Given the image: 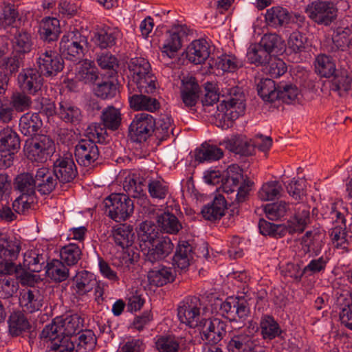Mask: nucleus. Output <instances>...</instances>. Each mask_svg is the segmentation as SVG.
I'll return each instance as SVG.
<instances>
[{
	"label": "nucleus",
	"instance_id": "obj_1",
	"mask_svg": "<svg viewBox=\"0 0 352 352\" xmlns=\"http://www.w3.org/2000/svg\"><path fill=\"white\" fill-rule=\"evenodd\" d=\"M146 186L152 198L164 199L168 193V187L162 179H153L146 173L129 176L123 183L124 190L135 198L143 195Z\"/></svg>",
	"mask_w": 352,
	"mask_h": 352
},
{
	"label": "nucleus",
	"instance_id": "obj_2",
	"mask_svg": "<svg viewBox=\"0 0 352 352\" xmlns=\"http://www.w3.org/2000/svg\"><path fill=\"white\" fill-rule=\"evenodd\" d=\"M128 68L131 76V80L128 83V89L135 87L140 92L151 94L156 89V77L152 74L149 62L142 57H135L130 59Z\"/></svg>",
	"mask_w": 352,
	"mask_h": 352
},
{
	"label": "nucleus",
	"instance_id": "obj_3",
	"mask_svg": "<svg viewBox=\"0 0 352 352\" xmlns=\"http://www.w3.org/2000/svg\"><path fill=\"white\" fill-rule=\"evenodd\" d=\"M221 188L227 195L228 200L243 202L246 200L252 182H247L243 179L241 170L239 166L232 165L228 167L222 178Z\"/></svg>",
	"mask_w": 352,
	"mask_h": 352
},
{
	"label": "nucleus",
	"instance_id": "obj_4",
	"mask_svg": "<svg viewBox=\"0 0 352 352\" xmlns=\"http://www.w3.org/2000/svg\"><path fill=\"white\" fill-rule=\"evenodd\" d=\"M21 250V241L16 237L0 236V274H19L21 264L16 263Z\"/></svg>",
	"mask_w": 352,
	"mask_h": 352
},
{
	"label": "nucleus",
	"instance_id": "obj_5",
	"mask_svg": "<svg viewBox=\"0 0 352 352\" xmlns=\"http://www.w3.org/2000/svg\"><path fill=\"white\" fill-rule=\"evenodd\" d=\"M226 94L230 96L228 100H223L217 105L219 113L217 117L219 120L231 121L238 118L244 113L245 105L244 95L238 87H232L227 89Z\"/></svg>",
	"mask_w": 352,
	"mask_h": 352
},
{
	"label": "nucleus",
	"instance_id": "obj_6",
	"mask_svg": "<svg viewBox=\"0 0 352 352\" xmlns=\"http://www.w3.org/2000/svg\"><path fill=\"white\" fill-rule=\"evenodd\" d=\"M84 320L77 314H65L55 318L43 329L41 336L49 337L54 332L70 338L82 331Z\"/></svg>",
	"mask_w": 352,
	"mask_h": 352
},
{
	"label": "nucleus",
	"instance_id": "obj_7",
	"mask_svg": "<svg viewBox=\"0 0 352 352\" xmlns=\"http://www.w3.org/2000/svg\"><path fill=\"white\" fill-rule=\"evenodd\" d=\"M34 54L35 67L45 77H54L64 68L63 59L54 50L38 47Z\"/></svg>",
	"mask_w": 352,
	"mask_h": 352
},
{
	"label": "nucleus",
	"instance_id": "obj_8",
	"mask_svg": "<svg viewBox=\"0 0 352 352\" xmlns=\"http://www.w3.org/2000/svg\"><path fill=\"white\" fill-rule=\"evenodd\" d=\"M54 151V142L46 135H35L30 142H25L24 146V153L28 159L39 163L45 162Z\"/></svg>",
	"mask_w": 352,
	"mask_h": 352
},
{
	"label": "nucleus",
	"instance_id": "obj_9",
	"mask_svg": "<svg viewBox=\"0 0 352 352\" xmlns=\"http://www.w3.org/2000/svg\"><path fill=\"white\" fill-rule=\"evenodd\" d=\"M128 195L121 193H113L104 201L106 212L108 216L116 222L126 220L133 212V201Z\"/></svg>",
	"mask_w": 352,
	"mask_h": 352
},
{
	"label": "nucleus",
	"instance_id": "obj_10",
	"mask_svg": "<svg viewBox=\"0 0 352 352\" xmlns=\"http://www.w3.org/2000/svg\"><path fill=\"white\" fill-rule=\"evenodd\" d=\"M88 45L87 38L78 31L65 34L60 42V52L65 58L76 61L83 58Z\"/></svg>",
	"mask_w": 352,
	"mask_h": 352
},
{
	"label": "nucleus",
	"instance_id": "obj_11",
	"mask_svg": "<svg viewBox=\"0 0 352 352\" xmlns=\"http://www.w3.org/2000/svg\"><path fill=\"white\" fill-rule=\"evenodd\" d=\"M201 302L198 297L189 296L180 302L177 307L179 321L190 328H198L201 319Z\"/></svg>",
	"mask_w": 352,
	"mask_h": 352
},
{
	"label": "nucleus",
	"instance_id": "obj_12",
	"mask_svg": "<svg viewBox=\"0 0 352 352\" xmlns=\"http://www.w3.org/2000/svg\"><path fill=\"white\" fill-rule=\"evenodd\" d=\"M251 325L231 337L227 345L229 352H264L259 338L251 332Z\"/></svg>",
	"mask_w": 352,
	"mask_h": 352
},
{
	"label": "nucleus",
	"instance_id": "obj_13",
	"mask_svg": "<svg viewBox=\"0 0 352 352\" xmlns=\"http://www.w3.org/2000/svg\"><path fill=\"white\" fill-rule=\"evenodd\" d=\"M338 203H331L322 208V216L324 219H329L333 223H337L331 231L332 240L337 242L338 245H342L346 242V219L343 212L340 210Z\"/></svg>",
	"mask_w": 352,
	"mask_h": 352
},
{
	"label": "nucleus",
	"instance_id": "obj_14",
	"mask_svg": "<svg viewBox=\"0 0 352 352\" xmlns=\"http://www.w3.org/2000/svg\"><path fill=\"white\" fill-rule=\"evenodd\" d=\"M155 126V120L153 116L144 112L139 113L129 125V134L134 142H144L154 133Z\"/></svg>",
	"mask_w": 352,
	"mask_h": 352
},
{
	"label": "nucleus",
	"instance_id": "obj_15",
	"mask_svg": "<svg viewBox=\"0 0 352 352\" xmlns=\"http://www.w3.org/2000/svg\"><path fill=\"white\" fill-rule=\"evenodd\" d=\"M309 17L318 24L330 25L336 18L337 9L330 1H314L306 8Z\"/></svg>",
	"mask_w": 352,
	"mask_h": 352
},
{
	"label": "nucleus",
	"instance_id": "obj_16",
	"mask_svg": "<svg viewBox=\"0 0 352 352\" xmlns=\"http://www.w3.org/2000/svg\"><path fill=\"white\" fill-rule=\"evenodd\" d=\"M227 324L219 318H202L198 329L203 340L219 343L226 335Z\"/></svg>",
	"mask_w": 352,
	"mask_h": 352
},
{
	"label": "nucleus",
	"instance_id": "obj_17",
	"mask_svg": "<svg viewBox=\"0 0 352 352\" xmlns=\"http://www.w3.org/2000/svg\"><path fill=\"white\" fill-rule=\"evenodd\" d=\"M52 171L60 184L73 182L78 171L72 154L67 153L58 157L54 162Z\"/></svg>",
	"mask_w": 352,
	"mask_h": 352
},
{
	"label": "nucleus",
	"instance_id": "obj_18",
	"mask_svg": "<svg viewBox=\"0 0 352 352\" xmlns=\"http://www.w3.org/2000/svg\"><path fill=\"white\" fill-rule=\"evenodd\" d=\"M43 76L36 67L22 69L18 74L17 83L24 92L35 95L43 86Z\"/></svg>",
	"mask_w": 352,
	"mask_h": 352
},
{
	"label": "nucleus",
	"instance_id": "obj_19",
	"mask_svg": "<svg viewBox=\"0 0 352 352\" xmlns=\"http://www.w3.org/2000/svg\"><path fill=\"white\" fill-rule=\"evenodd\" d=\"M112 236L117 245L120 246L123 250L125 248L127 249L128 256H124L123 259L126 265V267H129V264H131L137 257L135 256L134 252L132 256H130V252L133 251L131 250V247L135 239L133 228L126 224H120L113 230Z\"/></svg>",
	"mask_w": 352,
	"mask_h": 352
},
{
	"label": "nucleus",
	"instance_id": "obj_20",
	"mask_svg": "<svg viewBox=\"0 0 352 352\" xmlns=\"http://www.w3.org/2000/svg\"><path fill=\"white\" fill-rule=\"evenodd\" d=\"M75 155L80 165L88 167L98 159L99 148L92 140L82 139L76 146Z\"/></svg>",
	"mask_w": 352,
	"mask_h": 352
},
{
	"label": "nucleus",
	"instance_id": "obj_21",
	"mask_svg": "<svg viewBox=\"0 0 352 352\" xmlns=\"http://www.w3.org/2000/svg\"><path fill=\"white\" fill-rule=\"evenodd\" d=\"M19 302L23 312L33 314L41 309L44 298L38 289L26 288L20 291Z\"/></svg>",
	"mask_w": 352,
	"mask_h": 352
},
{
	"label": "nucleus",
	"instance_id": "obj_22",
	"mask_svg": "<svg viewBox=\"0 0 352 352\" xmlns=\"http://www.w3.org/2000/svg\"><path fill=\"white\" fill-rule=\"evenodd\" d=\"M147 248L146 260L155 263L168 256L174 249V244L169 237L160 236Z\"/></svg>",
	"mask_w": 352,
	"mask_h": 352
},
{
	"label": "nucleus",
	"instance_id": "obj_23",
	"mask_svg": "<svg viewBox=\"0 0 352 352\" xmlns=\"http://www.w3.org/2000/svg\"><path fill=\"white\" fill-rule=\"evenodd\" d=\"M199 85L192 76L184 77L180 87L181 99L185 107L192 109L197 104L200 93Z\"/></svg>",
	"mask_w": 352,
	"mask_h": 352
},
{
	"label": "nucleus",
	"instance_id": "obj_24",
	"mask_svg": "<svg viewBox=\"0 0 352 352\" xmlns=\"http://www.w3.org/2000/svg\"><path fill=\"white\" fill-rule=\"evenodd\" d=\"M121 36L122 33L117 28L104 26L96 30L92 40L100 49H109L116 45Z\"/></svg>",
	"mask_w": 352,
	"mask_h": 352
},
{
	"label": "nucleus",
	"instance_id": "obj_25",
	"mask_svg": "<svg viewBox=\"0 0 352 352\" xmlns=\"http://www.w3.org/2000/svg\"><path fill=\"white\" fill-rule=\"evenodd\" d=\"M287 46L289 56H293V61L301 62L309 48L307 38L299 32H294L287 40Z\"/></svg>",
	"mask_w": 352,
	"mask_h": 352
},
{
	"label": "nucleus",
	"instance_id": "obj_26",
	"mask_svg": "<svg viewBox=\"0 0 352 352\" xmlns=\"http://www.w3.org/2000/svg\"><path fill=\"white\" fill-rule=\"evenodd\" d=\"M73 291L78 296L87 295L97 285L95 275L86 270L78 272L73 278Z\"/></svg>",
	"mask_w": 352,
	"mask_h": 352
},
{
	"label": "nucleus",
	"instance_id": "obj_27",
	"mask_svg": "<svg viewBox=\"0 0 352 352\" xmlns=\"http://www.w3.org/2000/svg\"><path fill=\"white\" fill-rule=\"evenodd\" d=\"M131 89L132 94L129 91V102L131 108L136 111H147L155 112L160 109V103L155 98L142 94L143 92L138 94L134 93Z\"/></svg>",
	"mask_w": 352,
	"mask_h": 352
},
{
	"label": "nucleus",
	"instance_id": "obj_28",
	"mask_svg": "<svg viewBox=\"0 0 352 352\" xmlns=\"http://www.w3.org/2000/svg\"><path fill=\"white\" fill-rule=\"evenodd\" d=\"M184 36H186V32L182 27L175 28L168 31L166 38L161 47L162 52L169 58L175 57L177 51L182 47Z\"/></svg>",
	"mask_w": 352,
	"mask_h": 352
},
{
	"label": "nucleus",
	"instance_id": "obj_29",
	"mask_svg": "<svg viewBox=\"0 0 352 352\" xmlns=\"http://www.w3.org/2000/svg\"><path fill=\"white\" fill-rule=\"evenodd\" d=\"M36 190L41 195H49L56 188L58 180L52 170L42 167L36 170L35 174Z\"/></svg>",
	"mask_w": 352,
	"mask_h": 352
},
{
	"label": "nucleus",
	"instance_id": "obj_30",
	"mask_svg": "<svg viewBox=\"0 0 352 352\" xmlns=\"http://www.w3.org/2000/svg\"><path fill=\"white\" fill-rule=\"evenodd\" d=\"M194 254L193 248L188 242H179L173 258V265L180 270H187L193 259Z\"/></svg>",
	"mask_w": 352,
	"mask_h": 352
},
{
	"label": "nucleus",
	"instance_id": "obj_31",
	"mask_svg": "<svg viewBox=\"0 0 352 352\" xmlns=\"http://www.w3.org/2000/svg\"><path fill=\"white\" fill-rule=\"evenodd\" d=\"M60 33V22L54 17H45L39 24L40 38L47 43L56 41Z\"/></svg>",
	"mask_w": 352,
	"mask_h": 352
},
{
	"label": "nucleus",
	"instance_id": "obj_32",
	"mask_svg": "<svg viewBox=\"0 0 352 352\" xmlns=\"http://www.w3.org/2000/svg\"><path fill=\"white\" fill-rule=\"evenodd\" d=\"M352 87V72L346 69L337 70L332 79L331 89L338 96L347 95Z\"/></svg>",
	"mask_w": 352,
	"mask_h": 352
},
{
	"label": "nucleus",
	"instance_id": "obj_33",
	"mask_svg": "<svg viewBox=\"0 0 352 352\" xmlns=\"http://www.w3.org/2000/svg\"><path fill=\"white\" fill-rule=\"evenodd\" d=\"M210 56V50L206 41L195 40L188 47L186 58L195 65L204 63Z\"/></svg>",
	"mask_w": 352,
	"mask_h": 352
},
{
	"label": "nucleus",
	"instance_id": "obj_34",
	"mask_svg": "<svg viewBox=\"0 0 352 352\" xmlns=\"http://www.w3.org/2000/svg\"><path fill=\"white\" fill-rule=\"evenodd\" d=\"M260 329L261 335L264 340H272L279 336L282 332L279 324L274 317L270 315H263L259 322V327H252V330L256 332Z\"/></svg>",
	"mask_w": 352,
	"mask_h": 352
},
{
	"label": "nucleus",
	"instance_id": "obj_35",
	"mask_svg": "<svg viewBox=\"0 0 352 352\" xmlns=\"http://www.w3.org/2000/svg\"><path fill=\"white\" fill-rule=\"evenodd\" d=\"M147 278L151 285L161 287L174 281L175 272L170 267L160 266L151 270L148 272Z\"/></svg>",
	"mask_w": 352,
	"mask_h": 352
},
{
	"label": "nucleus",
	"instance_id": "obj_36",
	"mask_svg": "<svg viewBox=\"0 0 352 352\" xmlns=\"http://www.w3.org/2000/svg\"><path fill=\"white\" fill-rule=\"evenodd\" d=\"M226 208V197L221 195H218L214 198L211 204L203 208L201 214L206 220L216 221L220 219L224 215Z\"/></svg>",
	"mask_w": 352,
	"mask_h": 352
},
{
	"label": "nucleus",
	"instance_id": "obj_37",
	"mask_svg": "<svg viewBox=\"0 0 352 352\" xmlns=\"http://www.w3.org/2000/svg\"><path fill=\"white\" fill-rule=\"evenodd\" d=\"M138 236L140 246L148 248L160 236L157 226L151 221H144L139 225Z\"/></svg>",
	"mask_w": 352,
	"mask_h": 352
},
{
	"label": "nucleus",
	"instance_id": "obj_38",
	"mask_svg": "<svg viewBox=\"0 0 352 352\" xmlns=\"http://www.w3.org/2000/svg\"><path fill=\"white\" fill-rule=\"evenodd\" d=\"M21 141L19 135L10 127L0 131V149L10 154L17 153L20 148Z\"/></svg>",
	"mask_w": 352,
	"mask_h": 352
},
{
	"label": "nucleus",
	"instance_id": "obj_39",
	"mask_svg": "<svg viewBox=\"0 0 352 352\" xmlns=\"http://www.w3.org/2000/svg\"><path fill=\"white\" fill-rule=\"evenodd\" d=\"M19 130L25 136L35 135L43 125L38 113H27L19 119Z\"/></svg>",
	"mask_w": 352,
	"mask_h": 352
},
{
	"label": "nucleus",
	"instance_id": "obj_40",
	"mask_svg": "<svg viewBox=\"0 0 352 352\" xmlns=\"http://www.w3.org/2000/svg\"><path fill=\"white\" fill-rule=\"evenodd\" d=\"M14 188L21 194L35 196L36 190L35 175L28 172L17 175L14 179Z\"/></svg>",
	"mask_w": 352,
	"mask_h": 352
},
{
	"label": "nucleus",
	"instance_id": "obj_41",
	"mask_svg": "<svg viewBox=\"0 0 352 352\" xmlns=\"http://www.w3.org/2000/svg\"><path fill=\"white\" fill-rule=\"evenodd\" d=\"M76 78L86 85H94L99 80V72L94 63L85 60L79 65Z\"/></svg>",
	"mask_w": 352,
	"mask_h": 352
},
{
	"label": "nucleus",
	"instance_id": "obj_42",
	"mask_svg": "<svg viewBox=\"0 0 352 352\" xmlns=\"http://www.w3.org/2000/svg\"><path fill=\"white\" fill-rule=\"evenodd\" d=\"M68 267L61 260L53 259L45 266L46 276L54 282H63L69 276Z\"/></svg>",
	"mask_w": 352,
	"mask_h": 352
},
{
	"label": "nucleus",
	"instance_id": "obj_43",
	"mask_svg": "<svg viewBox=\"0 0 352 352\" xmlns=\"http://www.w3.org/2000/svg\"><path fill=\"white\" fill-rule=\"evenodd\" d=\"M49 337H41L50 342L47 348L52 352H74V344L70 338L62 336L58 333L50 334Z\"/></svg>",
	"mask_w": 352,
	"mask_h": 352
},
{
	"label": "nucleus",
	"instance_id": "obj_44",
	"mask_svg": "<svg viewBox=\"0 0 352 352\" xmlns=\"http://www.w3.org/2000/svg\"><path fill=\"white\" fill-rule=\"evenodd\" d=\"M256 90L264 102L272 103L278 100V84L270 78L260 79Z\"/></svg>",
	"mask_w": 352,
	"mask_h": 352
},
{
	"label": "nucleus",
	"instance_id": "obj_45",
	"mask_svg": "<svg viewBox=\"0 0 352 352\" xmlns=\"http://www.w3.org/2000/svg\"><path fill=\"white\" fill-rule=\"evenodd\" d=\"M58 117L66 123L78 124L82 120L80 109L73 104L61 101L57 111Z\"/></svg>",
	"mask_w": 352,
	"mask_h": 352
},
{
	"label": "nucleus",
	"instance_id": "obj_46",
	"mask_svg": "<svg viewBox=\"0 0 352 352\" xmlns=\"http://www.w3.org/2000/svg\"><path fill=\"white\" fill-rule=\"evenodd\" d=\"M325 234L323 230L316 228L306 232L303 236V241L307 244L308 249L316 256L320 254L324 246Z\"/></svg>",
	"mask_w": 352,
	"mask_h": 352
},
{
	"label": "nucleus",
	"instance_id": "obj_47",
	"mask_svg": "<svg viewBox=\"0 0 352 352\" xmlns=\"http://www.w3.org/2000/svg\"><path fill=\"white\" fill-rule=\"evenodd\" d=\"M158 226L166 233L175 234L182 228L177 217L169 212H164L157 217Z\"/></svg>",
	"mask_w": 352,
	"mask_h": 352
},
{
	"label": "nucleus",
	"instance_id": "obj_48",
	"mask_svg": "<svg viewBox=\"0 0 352 352\" xmlns=\"http://www.w3.org/2000/svg\"><path fill=\"white\" fill-rule=\"evenodd\" d=\"M226 147L230 151L242 155H250L253 152L252 140L244 136H234L225 142Z\"/></svg>",
	"mask_w": 352,
	"mask_h": 352
},
{
	"label": "nucleus",
	"instance_id": "obj_49",
	"mask_svg": "<svg viewBox=\"0 0 352 352\" xmlns=\"http://www.w3.org/2000/svg\"><path fill=\"white\" fill-rule=\"evenodd\" d=\"M290 15L287 10L280 6L268 9L265 14L267 23L274 28L288 23Z\"/></svg>",
	"mask_w": 352,
	"mask_h": 352
},
{
	"label": "nucleus",
	"instance_id": "obj_50",
	"mask_svg": "<svg viewBox=\"0 0 352 352\" xmlns=\"http://www.w3.org/2000/svg\"><path fill=\"white\" fill-rule=\"evenodd\" d=\"M295 217L287 221L289 224V233L293 234L296 232H302L309 221V210L305 206H301L298 209Z\"/></svg>",
	"mask_w": 352,
	"mask_h": 352
},
{
	"label": "nucleus",
	"instance_id": "obj_51",
	"mask_svg": "<svg viewBox=\"0 0 352 352\" xmlns=\"http://www.w3.org/2000/svg\"><path fill=\"white\" fill-rule=\"evenodd\" d=\"M210 61H212V63H209L211 68L214 67L222 72H234L242 66L241 60L235 56L230 54H223Z\"/></svg>",
	"mask_w": 352,
	"mask_h": 352
},
{
	"label": "nucleus",
	"instance_id": "obj_52",
	"mask_svg": "<svg viewBox=\"0 0 352 352\" xmlns=\"http://www.w3.org/2000/svg\"><path fill=\"white\" fill-rule=\"evenodd\" d=\"M32 45L33 41L28 32L22 31L14 35L12 43L14 53L25 58V55L32 51Z\"/></svg>",
	"mask_w": 352,
	"mask_h": 352
},
{
	"label": "nucleus",
	"instance_id": "obj_53",
	"mask_svg": "<svg viewBox=\"0 0 352 352\" xmlns=\"http://www.w3.org/2000/svg\"><path fill=\"white\" fill-rule=\"evenodd\" d=\"M93 92L96 96L101 99H111L118 93V84L111 80H101L95 84Z\"/></svg>",
	"mask_w": 352,
	"mask_h": 352
},
{
	"label": "nucleus",
	"instance_id": "obj_54",
	"mask_svg": "<svg viewBox=\"0 0 352 352\" xmlns=\"http://www.w3.org/2000/svg\"><path fill=\"white\" fill-rule=\"evenodd\" d=\"M258 228L261 234L268 235L274 238H280L289 233V224H275L261 219L258 222Z\"/></svg>",
	"mask_w": 352,
	"mask_h": 352
},
{
	"label": "nucleus",
	"instance_id": "obj_55",
	"mask_svg": "<svg viewBox=\"0 0 352 352\" xmlns=\"http://www.w3.org/2000/svg\"><path fill=\"white\" fill-rule=\"evenodd\" d=\"M351 30L348 28H337L332 34L333 51L346 50L351 44Z\"/></svg>",
	"mask_w": 352,
	"mask_h": 352
},
{
	"label": "nucleus",
	"instance_id": "obj_56",
	"mask_svg": "<svg viewBox=\"0 0 352 352\" xmlns=\"http://www.w3.org/2000/svg\"><path fill=\"white\" fill-rule=\"evenodd\" d=\"M247 58L248 61L257 66H265L271 60L272 55L263 49L260 45H251L247 52Z\"/></svg>",
	"mask_w": 352,
	"mask_h": 352
},
{
	"label": "nucleus",
	"instance_id": "obj_57",
	"mask_svg": "<svg viewBox=\"0 0 352 352\" xmlns=\"http://www.w3.org/2000/svg\"><path fill=\"white\" fill-rule=\"evenodd\" d=\"M316 72L322 77L329 78L337 72L333 59L325 54L317 56L315 62Z\"/></svg>",
	"mask_w": 352,
	"mask_h": 352
},
{
	"label": "nucleus",
	"instance_id": "obj_58",
	"mask_svg": "<svg viewBox=\"0 0 352 352\" xmlns=\"http://www.w3.org/2000/svg\"><path fill=\"white\" fill-rule=\"evenodd\" d=\"M300 91L296 85L289 82L278 84V100L290 104L298 101Z\"/></svg>",
	"mask_w": 352,
	"mask_h": 352
},
{
	"label": "nucleus",
	"instance_id": "obj_59",
	"mask_svg": "<svg viewBox=\"0 0 352 352\" xmlns=\"http://www.w3.org/2000/svg\"><path fill=\"white\" fill-rule=\"evenodd\" d=\"M181 339L175 336H162L155 342L157 352H182Z\"/></svg>",
	"mask_w": 352,
	"mask_h": 352
},
{
	"label": "nucleus",
	"instance_id": "obj_60",
	"mask_svg": "<svg viewBox=\"0 0 352 352\" xmlns=\"http://www.w3.org/2000/svg\"><path fill=\"white\" fill-rule=\"evenodd\" d=\"M9 331L13 336H17L30 327L27 318L21 311L12 314L8 320Z\"/></svg>",
	"mask_w": 352,
	"mask_h": 352
},
{
	"label": "nucleus",
	"instance_id": "obj_61",
	"mask_svg": "<svg viewBox=\"0 0 352 352\" xmlns=\"http://www.w3.org/2000/svg\"><path fill=\"white\" fill-rule=\"evenodd\" d=\"M102 124L111 131H116L121 124V113L118 109L109 106L102 111Z\"/></svg>",
	"mask_w": 352,
	"mask_h": 352
},
{
	"label": "nucleus",
	"instance_id": "obj_62",
	"mask_svg": "<svg viewBox=\"0 0 352 352\" xmlns=\"http://www.w3.org/2000/svg\"><path fill=\"white\" fill-rule=\"evenodd\" d=\"M45 258L35 250L26 252L23 255V266L33 272H40L45 269Z\"/></svg>",
	"mask_w": 352,
	"mask_h": 352
},
{
	"label": "nucleus",
	"instance_id": "obj_63",
	"mask_svg": "<svg viewBox=\"0 0 352 352\" xmlns=\"http://www.w3.org/2000/svg\"><path fill=\"white\" fill-rule=\"evenodd\" d=\"M82 251L80 247L75 243H69L63 246L60 250V260L67 266L77 264L81 258Z\"/></svg>",
	"mask_w": 352,
	"mask_h": 352
},
{
	"label": "nucleus",
	"instance_id": "obj_64",
	"mask_svg": "<svg viewBox=\"0 0 352 352\" xmlns=\"http://www.w3.org/2000/svg\"><path fill=\"white\" fill-rule=\"evenodd\" d=\"M27 92L14 91L7 102L16 113L28 110L32 104V99Z\"/></svg>",
	"mask_w": 352,
	"mask_h": 352
}]
</instances>
